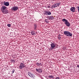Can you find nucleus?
Listing matches in <instances>:
<instances>
[{
  "label": "nucleus",
  "mask_w": 79,
  "mask_h": 79,
  "mask_svg": "<svg viewBox=\"0 0 79 79\" xmlns=\"http://www.w3.org/2000/svg\"><path fill=\"white\" fill-rule=\"evenodd\" d=\"M36 64L37 66H40V64L38 62L36 63Z\"/></svg>",
  "instance_id": "4be33fe9"
},
{
  "label": "nucleus",
  "mask_w": 79,
  "mask_h": 79,
  "mask_svg": "<svg viewBox=\"0 0 79 79\" xmlns=\"http://www.w3.org/2000/svg\"><path fill=\"white\" fill-rule=\"evenodd\" d=\"M36 71L39 73H42V70L41 69L39 68V69H36Z\"/></svg>",
  "instance_id": "0eeeda50"
},
{
  "label": "nucleus",
  "mask_w": 79,
  "mask_h": 79,
  "mask_svg": "<svg viewBox=\"0 0 79 79\" xmlns=\"http://www.w3.org/2000/svg\"><path fill=\"white\" fill-rule=\"evenodd\" d=\"M31 34L33 35H35V33L34 31H33L32 32H31Z\"/></svg>",
  "instance_id": "dca6fc26"
},
{
  "label": "nucleus",
  "mask_w": 79,
  "mask_h": 79,
  "mask_svg": "<svg viewBox=\"0 0 79 79\" xmlns=\"http://www.w3.org/2000/svg\"><path fill=\"white\" fill-rule=\"evenodd\" d=\"M34 30H36V29H37V26L36 24H34Z\"/></svg>",
  "instance_id": "4468645a"
},
{
  "label": "nucleus",
  "mask_w": 79,
  "mask_h": 79,
  "mask_svg": "<svg viewBox=\"0 0 79 79\" xmlns=\"http://www.w3.org/2000/svg\"><path fill=\"white\" fill-rule=\"evenodd\" d=\"M3 5H5L6 6H8L10 5V4H9V2H4Z\"/></svg>",
  "instance_id": "39448f33"
},
{
  "label": "nucleus",
  "mask_w": 79,
  "mask_h": 79,
  "mask_svg": "<svg viewBox=\"0 0 79 79\" xmlns=\"http://www.w3.org/2000/svg\"><path fill=\"white\" fill-rule=\"evenodd\" d=\"M69 32V31H65L64 32V35H66V36H67Z\"/></svg>",
  "instance_id": "f8f14e48"
},
{
  "label": "nucleus",
  "mask_w": 79,
  "mask_h": 79,
  "mask_svg": "<svg viewBox=\"0 0 79 79\" xmlns=\"http://www.w3.org/2000/svg\"><path fill=\"white\" fill-rule=\"evenodd\" d=\"M51 45V48H50V50H53V49H54L55 47L56 46V44H55L54 43H52Z\"/></svg>",
  "instance_id": "20e7f679"
},
{
  "label": "nucleus",
  "mask_w": 79,
  "mask_h": 79,
  "mask_svg": "<svg viewBox=\"0 0 79 79\" xmlns=\"http://www.w3.org/2000/svg\"><path fill=\"white\" fill-rule=\"evenodd\" d=\"M57 4L58 6H59V5H60L61 3H60V2H58L57 3Z\"/></svg>",
  "instance_id": "aec40b11"
},
{
  "label": "nucleus",
  "mask_w": 79,
  "mask_h": 79,
  "mask_svg": "<svg viewBox=\"0 0 79 79\" xmlns=\"http://www.w3.org/2000/svg\"><path fill=\"white\" fill-rule=\"evenodd\" d=\"M49 77H50V78H52V79H53V76L52 75H50L49 76Z\"/></svg>",
  "instance_id": "6ab92c4d"
},
{
  "label": "nucleus",
  "mask_w": 79,
  "mask_h": 79,
  "mask_svg": "<svg viewBox=\"0 0 79 79\" xmlns=\"http://www.w3.org/2000/svg\"><path fill=\"white\" fill-rule=\"evenodd\" d=\"M73 36V34L71 33L69 31V33H68V35H67V36L68 37H72Z\"/></svg>",
  "instance_id": "9b49d317"
},
{
  "label": "nucleus",
  "mask_w": 79,
  "mask_h": 79,
  "mask_svg": "<svg viewBox=\"0 0 79 79\" xmlns=\"http://www.w3.org/2000/svg\"><path fill=\"white\" fill-rule=\"evenodd\" d=\"M62 21L63 23H64L68 27H69L70 26V23L68 22V21L67 19H62Z\"/></svg>",
  "instance_id": "f257e3e1"
},
{
  "label": "nucleus",
  "mask_w": 79,
  "mask_h": 79,
  "mask_svg": "<svg viewBox=\"0 0 79 79\" xmlns=\"http://www.w3.org/2000/svg\"><path fill=\"white\" fill-rule=\"evenodd\" d=\"M58 6L57 3H56V4L53 5L52 6V7H53L54 8H55L56 7Z\"/></svg>",
  "instance_id": "ddd939ff"
},
{
  "label": "nucleus",
  "mask_w": 79,
  "mask_h": 79,
  "mask_svg": "<svg viewBox=\"0 0 79 79\" xmlns=\"http://www.w3.org/2000/svg\"><path fill=\"white\" fill-rule=\"evenodd\" d=\"M39 64H40V65H41V64H42L41 63H40Z\"/></svg>",
  "instance_id": "c85d7f7f"
},
{
  "label": "nucleus",
  "mask_w": 79,
  "mask_h": 79,
  "mask_svg": "<svg viewBox=\"0 0 79 79\" xmlns=\"http://www.w3.org/2000/svg\"><path fill=\"white\" fill-rule=\"evenodd\" d=\"M45 22H46L47 23H48V22H49L48 21H47V19H46L45 20Z\"/></svg>",
  "instance_id": "412c9836"
},
{
  "label": "nucleus",
  "mask_w": 79,
  "mask_h": 79,
  "mask_svg": "<svg viewBox=\"0 0 79 79\" xmlns=\"http://www.w3.org/2000/svg\"><path fill=\"white\" fill-rule=\"evenodd\" d=\"M2 12L3 13H4V14H7V13H8V10H7L6 9L5 10H4Z\"/></svg>",
  "instance_id": "6e6552de"
},
{
  "label": "nucleus",
  "mask_w": 79,
  "mask_h": 79,
  "mask_svg": "<svg viewBox=\"0 0 79 79\" xmlns=\"http://www.w3.org/2000/svg\"><path fill=\"white\" fill-rule=\"evenodd\" d=\"M7 26H8V27H11V25L10 24H8Z\"/></svg>",
  "instance_id": "5701e85b"
},
{
  "label": "nucleus",
  "mask_w": 79,
  "mask_h": 79,
  "mask_svg": "<svg viewBox=\"0 0 79 79\" xmlns=\"http://www.w3.org/2000/svg\"><path fill=\"white\" fill-rule=\"evenodd\" d=\"M25 67V64L23 63H21L20 64V65L19 67V69H23Z\"/></svg>",
  "instance_id": "f03ea898"
},
{
  "label": "nucleus",
  "mask_w": 79,
  "mask_h": 79,
  "mask_svg": "<svg viewBox=\"0 0 79 79\" xmlns=\"http://www.w3.org/2000/svg\"><path fill=\"white\" fill-rule=\"evenodd\" d=\"M28 75L29 76H31V74H32V73L31 72H28Z\"/></svg>",
  "instance_id": "a211bd4d"
},
{
  "label": "nucleus",
  "mask_w": 79,
  "mask_h": 79,
  "mask_svg": "<svg viewBox=\"0 0 79 79\" xmlns=\"http://www.w3.org/2000/svg\"><path fill=\"white\" fill-rule=\"evenodd\" d=\"M50 6H48V8H50Z\"/></svg>",
  "instance_id": "bb28decb"
},
{
  "label": "nucleus",
  "mask_w": 79,
  "mask_h": 79,
  "mask_svg": "<svg viewBox=\"0 0 79 79\" xmlns=\"http://www.w3.org/2000/svg\"><path fill=\"white\" fill-rule=\"evenodd\" d=\"M75 8L74 7H71L70 9V11H72V12H75Z\"/></svg>",
  "instance_id": "1a4fd4ad"
},
{
  "label": "nucleus",
  "mask_w": 79,
  "mask_h": 79,
  "mask_svg": "<svg viewBox=\"0 0 79 79\" xmlns=\"http://www.w3.org/2000/svg\"><path fill=\"white\" fill-rule=\"evenodd\" d=\"M6 7L4 6H2L1 8V10L2 12L3 11L5 10H6Z\"/></svg>",
  "instance_id": "423d86ee"
},
{
  "label": "nucleus",
  "mask_w": 79,
  "mask_h": 79,
  "mask_svg": "<svg viewBox=\"0 0 79 79\" xmlns=\"http://www.w3.org/2000/svg\"><path fill=\"white\" fill-rule=\"evenodd\" d=\"M30 77H31V78H34V77H35V75H34L32 73V74H31L30 76Z\"/></svg>",
  "instance_id": "2eb2a0df"
},
{
  "label": "nucleus",
  "mask_w": 79,
  "mask_h": 79,
  "mask_svg": "<svg viewBox=\"0 0 79 79\" xmlns=\"http://www.w3.org/2000/svg\"><path fill=\"white\" fill-rule=\"evenodd\" d=\"M12 61L13 63H15V61L14 60H12Z\"/></svg>",
  "instance_id": "b1692460"
},
{
  "label": "nucleus",
  "mask_w": 79,
  "mask_h": 79,
  "mask_svg": "<svg viewBox=\"0 0 79 79\" xmlns=\"http://www.w3.org/2000/svg\"><path fill=\"white\" fill-rule=\"evenodd\" d=\"M12 73H14V72H15V69H13V70L12 71Z\"/></svg>",
  "instance_id": "a878e982"
},
{
  "label": "nucleus",
  "mask_w": 79,
  "mask_h": 79,
  "mask_svg": "<svg viewBox=\"0 0 79 79\" xmlns=\"http://www.w3.org/2000/svg\"><path fill=\"white\" fill-rule=\"evenodd\" d=\"M77 67H78V68H79V65H77Z\"/></svg>",
  "instance_id": "cd10ccee"
},
{
  "label": "nucleus",
  "mask_w": 79,
  "mask_h": 79,
  "mask_svg": "<svg viewBox=\"0 0 79 79\" xmlns=\"http://www.w3.org/2000/svg\"><path fill=\"white\" fill-rule=\"evenodd\" d=\"M57 38H58V39H59V40H61V37L60 36L58 37Z\"/></svg>",
  "instance_id": "393cba45"
},
{
  "label": "nucleus",
  "mask_w": 79,
  "mask_h": 79,
  "mask_svg": "<svg viewBox=\"0 0 79 79\" xmlns=\"http://www.w3.org/2000/svg\"><path fill=\"white\" fill-rule=\"evenodd\" d=\"M54 19V18H53V16H51L49 18V19Z\"/></svg>",
  "instance_id": "f3484780"
},
{
  "label": "nucleus",
  "mask_w": 79,
  "mask_h": 79,
  "mask_svg": "<svg viewBox=\"0 0 79 79\" xmlns=\"http://www.w3.org/2000/svg\"><path fill=\"white\" fill-rule=\"evenodd\" d=\"M45 14L46 15H51V13L50 11H47L45 12Z\"/></svg>",
  "instance_id": "9d476101"
},
{
  "label": "nucleus",
  "mask_w": 79,
  "mask_h": 79,
  "mask_svg": "<svg viewBox=\"0 0 79 79\" xmlns=\"http://www.w3.org/2000/svg\"><path fill=\"white\" fill-rule=\"evenodd\" d=\"M18 6H14L11 7V10H12V11H16L18 10Z\"/></svg>",
  "instance_id": "7ed1b4c3"
}]
</instances>
